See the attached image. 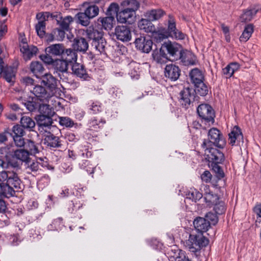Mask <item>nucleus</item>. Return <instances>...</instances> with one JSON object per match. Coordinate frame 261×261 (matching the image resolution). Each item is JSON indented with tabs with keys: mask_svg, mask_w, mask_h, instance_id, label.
I'll return each mask as SVG.
<instances>
[{
	"mask_svg": "<svg viewBox=\"0 0 261 261\" xmlns=\"http://www.w3.org/2000/svg\"><path fill=\"white\" fill-rule=\"evenodd\" d=\"M193 224L196 231L201 234H190L188 241L191 245H208L210 241L203 236V233L206 232L211 227L210 223L204 217L198 216L194 219Z\"/></svg>",
	"mask_w": 261,
	"mask_h": 261,
	"instance_id": "nucleus-1",
	"label": "nucleus"
},
{
	"mask_svg": "<svg viewBox=\"0 0 261 261\" xmlns=\"http://www.w3.org/2000/svg\"><path fill=\"white\" fill-rule=\"evenodd\" d=\"M208 139H204L201 144V147L204 148L213 146L224 149L226 142L222 133L217 128L213 127L208 132Z\"/></svg>",
	"mask_w": 261,
	"mask_h": 261,
	"instance_id": "nucleus-2",
	"label": "nucleus"
},
{
	"mask_svg": "<svg viewBox=\"0 0 261 261\" xmlns=\"http://www.w3.org/2000/svg\"><path fill=\"white\" fill-rule=\"evenodd\" d=\"M166 21V27L164 28V40L169 38L175 40L185 39L186 34L177 29L176 20L173 15L169 14Z\"/></svg>",
	"mask_w": 261,
	"mask_h": 261,
	"instance_id": "nucleus-3",
	"label": "nucleus"
},
{
	"mask_svg": "<svg viewBox=\"0 0 261 261\" xmlns=\"http://www.w3.org/2000/svg\"><path fill=\"white\" fill-rule=\"evenodd\" d=\"M199 97L196 95L195 90L192 88H184L179 93L178 101L182 108L188 109L193 103L198 101Z\"/></svg>",
	"mask_w": 261,
	"mask_h": 261,
	"instance_id": "nucleus-4",
	"label": "nucleus"
},
{
	"mask_svg": "<svg viewBox=\"0 0 261 261\" xmlns=\"http://www.w3.org/2000/svg\"><path fill=\"white\" fill-rule=\"evenodd\" d=\"M197 113L202 122L214 123L215 113L214 109L210 105L206 103L200 105L197 108Z\"/></svg>",
	"mask_w": 261,
	"mask_h": 261,
	"instance_id": "nucleus-5",
	"label": "nucleus"
},
{
	"mask_svg": "<svg viewBox=\"0 0 261 261\" xmlns=\"http://www.w3.org/2000/svg\"><path fill=\"white\" fill-rule=\"evenodd\" d=\"M204 149L205 154H206V159L208 163H223L225 160V156L221 149L209 146L202 148Z\"/></svg>",
	"mask_w": 261,
	"mask_h": 261,
	"instance_id": "nucleus-6",
	"label": "nucleus"
},
{
	"mask_svg": "<svg viewBox=\"0 0 261 261\" xmlns=\"http://www.w3.org/2000/svg\"><path fill=\"white\" fill-rule=\"evenodd\" d=\"M37 100L42 103L48 102L49 99L54 95V93L47 91V90L41 85H36L32 90H31Z\"/></svg>",
	"mask_w": 261,
	"mask_h": 261,
	"instance_id": "nucleus-7",
	"label": "nucleus"
},
{
	"mask_svg": "<svg viewBox=\"0 0 261 261\" xmlns=\"http://www.w3.org/2000/svg\"><path fill=\"white\" fill-rule=\"evenodd\" d=\"M189 246V251L193 253L200 261H207L211 251V246Z\"/></svg>",
	"mask_w": 261,
	"mask_h": 261,
	"instance_id": "nucleus-8",
	"label": "nucleus"
},
{
	"mask_svg": "<svg viewBox=\"0 0 261 261\" xmlns=\"http://www.w3.org/2000/svg\"><path fill=\"white\" fill-rule=\"evenodd\" d=\"M229 144L232 145L242 146L244 143V137L241 129L238 125H236L228 135Z\"/></svg>",
	"mask_w": 261,
	"mask_h": 261,
	"instance_id": "nucleus-9",
	"label": "nucleus"
},
{
	"mask_svg": "<svg viewBox=\"0 0 261 261\" xmlns=\"http://www.w3.org/2000/svg\"><path fill=\"white\" fill-rule=\"evenodd\" d=\"M178 58L185 66L195 65L197 62L196 56L192 51L182 48L179 51Z\"/></svg>",
	"mask_w": 261,
	"mask_h": 261,
	"instance_id": "nucleus-10",
	"label": "nucleus"
},
{
	"mask_svg": "<svg viewBox=\"0 0 261 261\" xmlns=\"http://www.w3.org/2000/svg\"><path fill=\"white\" fill-rule=\"evenodd\" d=\"M134 43L138 49L145 53L150 51L153 44L150 39L144 36H140L136 38Z\"/></svg>",
	"mask_w": 261,
	"mask_h": 261,
	"instance_id": "nucleus-11",
	"label": "nucleus"
},
{
	"mask_svg": "<svg viewBox=\"0 0 261 261\" xmlns=\"http://www.w3.org/2000/svg\"><path fill=\"white\" fill-rule=\"evenodd\" d=\"M164 48H166L167 54L173 58L172 60H174L178 59L177 53L182 48V46L175 41H171L168 39L164 41Z\"/></svg>",
	"mask_w": 261,
	"mask_h": 261,
	"instance_id": "nucleus-12",
	"label": "nucleus"
},
{
	"mask_svg": "<svg viewBox=\"0 0 261 261\" xmlns=\"http://www.w3.org/2000/svg\"><path fill=\"white\" fill-rule=\"evenodd\" d=\"M135 14L133 11L126 8L117 13L116 18L120 23L132 24L135 21Z\"/></svg>",
	"mask_w": 261,
	"mask_h": 261,
	"instance_id": "nucleus-13",
	"label": "nucleus"
},
{
	"mask_svg": "<svg viewBox=\"0 0 261 261\" xmlns=\"http://www.w3.org/2000/svg\"><path fill=\"white\" fill-rule=\"evenodd\" d=\"M116 38L122 42L129 41L132 38L131 32L126 26L118 25L115 29Z\"/></svg>",
	"mask_w": 261,
	"mask_h": 261,
	"instance_id": "nucleus-14",
	"label": "nucleus"
},
{
	"mask_svg": "<svg viewBox=\"0 0 261 261\" xmlns=\"http://www.w3.org/2000/svg\"><path fill=\"white\" fill-rule=\"evenodd\" d=\"M20 50L23 55V58L25 61L30 60L37 53L38 48L34 45L29 46L28 44L22 42V44L20 45Z\"/></svg>",
	"mask_w": 261,
	"mask_h": 261,
	"instance_id": "nucleus-15",
	"label": "nucleus"
},
{
	"mask_svg": "<svg viewBox=\"0 0 261 261\" xmlns=\"http://www.w3.org/2000/svg\"><path fill=\"white\" fill-rule=\"evenodd\" d=\"M72 47L76 51L85 53L88 49L89 43L85 38L77 37L73 39Z\"/></svg>",
	"mask_w": 261,
	"mask_h": 261,
	"instance_id": "nucleus-16",
	"label": "nucleus"
},
{
	"mask_svg": "<svg viewBox=\"0 0 261 261\" xmlns=\"http://www.w3.org/2000/svg\"><path fill=\"white\" fill-rule=\"evenodd\" d=\"M179 67L172 64L167 65L164 68V75L172 81L177 80L180 75Z\"/></svg>",
	"mask_w": 261,
	"mask_h": 261,
	"instance_id": "nucleus-17",
	"label": "nucleus"
},
{
	"mask_svg": "<svg viewBox=\"0 0 261 261\" xmlns=\"http://www.w3.org/2000/svg\"><path fill=\"white\" fill-rule=\"evenodd\" d=\"M53 115H39L36 118L37 124L40 129H45V130H47L46 129L50 128L53 123V119L51 116Z\"/></svg>",
	"mask_w": 261,
	"mask_h": 261,
	"instance_id": "nucleus-18",
	"label": "nucleus"
},
{
	"mask_svg": "<svg viewBox=\"0 0 261 261\" xmlns=\"http://www.w3.org/2000/svg\"><path fill=\"white\" fill-rule=\"evenodd\" d=\"M41 83L46 86L50 92L54 93L57 86V80L51 74L45 73L42 77Z\"/></svg>",
	"mask_w": 261,
	"mask_h": 261,
	"instance_id": "nucleus-19",
	"label": "nucleus"
},
{
	"mask_svg": "<svg viewBox=\"0 0 261 261\" xmlns=\"http://www.w3.org/2000/svg\"><path fill=\"white\" fill-rule=\"evenodd\" d=\"M46 134L44 135V144L50 147L57 148L61 146L59 138L55 136L49 132L45 130Z\"/></svg>",
	"mask_w": 261,
	"mask_h": 261,
	"instance_id": "nucleus-20",
	"label": "nucleus"
},
{
	"mask_svg": "<svg viewBox=\"0 0 261 261\" xmlns=\"http://www.w3.org/2000/svg\"><path fill=\"white\" fill-rule=\"evenodd\" d=\"M76 52L73 48L64 49L61 58L68 64H74L77 61V55Z\"/></svg>",
	"mask_w": 261,
	"mask_h": 261,
	"instance_id": "nucleus-21",
	"label": "nucleus"
},
{
	"mask_svg": "<svg viewBox=\"0 0 261 261\" xmlns=\"http://www.w3.org/2000/svg\"><path fill=\"white\" fill-rule=\"evenodd\" d=\"M189 75L191 82L194 85H198L199 84L204 82V76L202 71L197 68L191 70Z\"/></svg>",
	"mask_w": 261,
	"mask_h": 261,
	"instance_id": "nucleus-22",
	"label": "nucleus"
},
{
	"mask_svg": "<svg viewBox=\"0 0 261 261\" xmlns=\"http://www.w3.org/2000/svg\"><path fill=\"white\" fill-rule=\"evenodd\" d=\"M72 71L77 76L83 79L84 80H87L89 77L84 66L76 62L73 64Z\"/></svg>",
	"mask_w": 261,
	"mask_h": 261,
	"instance_id": "nucleus-23",
	"label": "nucleus"
},
{
	"mask_svg": "<svg viewBox=\"0 0 261 261\" xmlns=\"http://www.w3.org/2000/svg\"><path fill=\"white\" fill-rule=\"evenodd\" d=\"M36 18L38 19V22L35 25V29L37 35L41 38H42L45 35V29L46 21L43 15L39 13L36 15Z\"/></svg>",
	"mask_w": 261,
	"mask_h": 261,
	"instance_id": "nucleus-24",
	"label": "nucleus"
},
{
	"mask_svg": "<svg viewBox=\"0 0 261 261\" xmlns=\"http://www.w3.org/2000/svg\"><path fill=\"white\" fill-rule=\"evenodd\" d=\"M82 6H86V9L84 10V12L87 15L90 19L94 18L99 14V8L95 5L90 4V3L88 2H84L82 4Z\"/></svg>",
	"mask_w": 261,
	"mask_h": 261,
	"instance_id": "nucleus-25",
	"label": "nucleus"
},
{
	"mask_svg": "<svg viewBox=\"0 0 261 261\" xmlns=\"http://www.w3.org/2000/svg\"><path fill=\"white\" fill-rule=\"evenodd\" d=\"M30 70L34 75L38 79H41L44 74V68L42 64L38 62H32L30 65Z\"/></svg>",
	"mask_w": 261,
	"mask_h": 261,
	"instance_id": "nucleus-26",
	"label": "nucleus"
},
{
	"mask_svg": "<svg viewBox=\"0 0 261 261\" xmlns=\"http://www.w3.org/2000/svg\"><path fill=\"white\" fill-rule=\"evenodd\" d=\"M84 32H85L86 37L89 39L92 40L93 42L103 36L102 32L95 29L92 25L89 26L84 30Z\"/></svg>",
	"mask_w": 261,
	"mask_h": 261,
	"instance_id": "nucleus-27",
	"label": "nucleus"
},
{
	"mask_svg": "<svg viewBox=\"0 0 261 261\" xmlns=\"http://www.w3.org/2000/svg\"><path fill=\"white\" fill-rule=\"evenodd\" d=\"M30 154L27 150L20 149L14 152L13 157L27 164L30 163L31 161Z\"/></svg>",
	"mask_w": 261,
	"mask_h": 261,
	"instance_id": "nucleus-28",
	"label": "nucleus"
},
{
	"mask_svg": "<svg viewBox=\"0 0 261 261\" xmlns=\"http://www.w3.org/2000/svg\"><path fill=\"white\" fill-rule=\"evenodd\" d=\"M20 123L24 129L29 131H33L36 125L32 118L28 116H22L20 118Z\"/></svg>",
	"mask_w": 261,
	"mask_h": 261,
	"instance_id": "nucleus-29",
	"label": "nucleus"
},
{
	"mask_svg": "<svg viewBox=\"0 0 261 261\" xmlns=\"http://www.w3.org/2000/svg\"><path fill=\"white\" fill-rule=\"evenodd\" d=\"M1 195L7 198L14 196L13 188L7 182L0 183Z\"/></svg>",
	"mask_w": 261,
	"mask_h": 261,
	"instance_id": "nucleus-30",
	"label": "nucleus"
},
{
	"mask_svg": "<svg viewBox=\"0 0 261 261\" xmlns=\"http://www.w3.org/2000/svg\"><path fill=\"white\" fill-rule=\"evenodd\" d=\"M138 25L141 30H143L146 33H151L154 31V25L146 18H142L138 22Z\"/></svg>",
	"mask_w": 261,
	"mask_h": 261,
	"instance_id": "nucleus-31",
	"label": "nucleus"
},
{
	"mask_svg": "<svg viewBox=\"0 0 261 261\" xmlns=\"http://www.w3.org/2000/svg\"><path fill=\"white\" fill-rule=\"evenodd\" d=\"M64 49V47L62 44H55L46 47L45 51L49 54L54 56H61L62 57Z\"/></svg>",
	"mask_w": 261,
	"mask_h": 261,
	"instance_id": "nucleus-32",
	"label": "nucleus"
},
{
	"mask_svg": "<svg viewBox=\"0 0 261 261\" xmlns=\"http://www.w3.org/2000/svg\"><path fill=\"white\" fill-rule=\"evenodd\" d=\"M186 198L191 200L192 202H197L201 199L203 195L195 189H191L186 193Z\"/></svg>",
	"mask_w": 261,
	"mask_h": 261,
	"instance_id": "nucleus-33",
	"label": "nucleus"
},
{
	"mask_svg": "<svg viewBox=\"0 0 261 261\" xmlns=\"http://www.w3.org/2000/svg\"><path fill=\"white\" fill-rule=\"evenodd\" d=\"M7 183L11 186L13 188H20V180L16 173V171L12 170L9 173V177Z\"/></svg>",
	"mask_w": 261,
	"mask_h": 261,
	"instance_id": "nucleus-34",
	"label": "nucleus"
},
{
	"mask_svg": "<svg viewBox=\"0 0 261 261\" xmlns=\"http://www.w3.org/2000/svg\"><path fill=\"white\" fill-rule=\"evenodd\" d=\"M257 11V10L254 8L244 10L243 13L240 16V21L244 23L250 21L253 16L256 15Z\"/></svg>",
	"mask_w": 261,
	"mask_h": 261,
	"instance_id": "nucleus-35",
	"label": "nucleus"
},
{
	"mask_svg": "<svg viewBox=\"0 0 261 261\" xmlns=\"http://www.w3.org/2000/svg\"><path fill=\"white\" fill-rule=\"evenodd\" d=\"M76 23L84 27H88L90 23V18L84 12H79L75 15Z\"/></svg>",
	"mask_w": 261,
	"mask_h": 261,
	"instance_id": "nucleus-36",
	"label": "nucleus"
},
{
	"mask_svg": "<svg viewBox=\"0 0 261 261\" xmlns=\"http://www.w3.org/2000/svg\"><path fill=\"white\" fill-rule=\"evenodd\" d=\"M98 21L101 22L102 28L106 30H111L115 23L114 17L112 16L99 18Z\"/></svg>",
	"mask_w": 261,
	"mask_h": 261,
	"instance_id": "nucleus-37",
	"label": "nucleus"
},
{
	"mask_svg": "<svg viewBox=\"0 0 261 261\" xmlns=\"http://www.w3.org/2000/svg\"><path fill=\"white\" fill-rule=\"evenodd\" d=\"M68 63L64 60L61 59L55 60L53 63V66L57 71L62 73L67 72L68 68Z\"/></svg>",
	"mask_w": 261,
	"mask_h": 261,
	"instance_id": "nucleus-38",
	"label": "nucleus"
},
{
	"mask_svg": "<svg viewBox=\"0 0 261 261\" xmlns=\"http://www.w3.org/2000/svg\"><path fill=\"white\" fill-rule=\"evenodd\" d=\"M163 14V12L162 10H151L147 11L144 16L146 19L151 21L159 19Z\"/></svg>",
	"mask_w": 261,
	"mask_h": 261,
	"instance_id": "nucleus-39",
	"label": "nucleus"
},
{
	"mask_svg": "<svg viewBox=\"0 0 261 261\" xmlns=\"http://www.w3.org/2000/svg\"><path fill=\"white\" fill-rule=\"evenodd\" d=\"M204 199L207 205L211 207L220 199V197L217 194H213L212 192H205Z\"/></svg>",
	"mask_w": 261,
	"mask_h": 261,
	"instance_id": "nucleus-40",
	"label": "nucleus"
},
{
	"mask_svg": "<svg viewBox=\"0 0 261 261\" xmlns=\"http://www.w3.org/2000/svg\"><path fill=\"white\" fill-rule=\"evenodd\" d=\"M254 31L253 25L252 24H247L240 37L241 41L246 42L251 36Z\"/></svg>",
	"mask_w": 261,
	"mask_h": 261,
	"instance_id": "nucleus-41",
	"label": "nucleus"
},
{
	"mask_svg": "<svg viewBox=\"0 0 261 261\" xmlns=\"http://www.w3.org/2000/svg\"><path fill=\"white\" fill-rule=\"evenodd\" d=\"M105 123L106 121L102 119L94 118L90 121L88 125L90 130L96 132L98 129L102 127Z\"/></svg>",
	"mask_w": 261,
	"mask_h": 261,
	"instance_id": "nucleus-42",
	"label": "nucleus"
},
{
	"mask_svg": "<svg viewBox=\"0 0 261 261\" xmlns=\"http://www.w3.org/2000/svg\"><path fill=\"white\" fill-rule=\"evenodd\" d=\"M73 18L71 16H67L62 18L58 24L60 28L66 30L67 32L70 30V25L73 22Z\"/></svg>",
	"mask_w": 261,
	"mask_h": 261,
	"instance_id": "nucleus-43",
	"label": "nucleus"
},
{
	"mask_svg": "<svg viewBox=\"0 0 261 261\" xmlns=\"http://www.w3.org/2000/svg\"><path fill=\"white\" fill-rule=\"evenodd\" d=\"M26 150L31 155H35L39 153V150L37 145L31 140H27L25 143Z\"/></svg>",
	"mask_w": 261,
	"mask_h": 261,
	"instance_id": "nucleus-44",
	"label": "nucleus"
},
{
	"mask_svg": "<svg viewBox=\"0 0 261 261\" xmlns=\"http://www.w3.org/2000/svg\"><path fill=\"white\" fill-rule=\"evenodd\" d=\"M163 47V44L161 43L159 45V48H156L153 50L152 53V57L158 63L162 64V59L163 58V51L162 48Z\"/></svg>",
	"mask_w": 261,
	"mask_h": 261,
	"instance_id": "nucleus-45",
	"label": "nucleus"
},
{
	"mask_svg": "<svg viewBox=\"0 0 261 261\" xmlns=\"http://www.w3.org/2000/svg\"><path fill=\"white\" fill-rule=\"evenodd\" d=\"M93 45H94L95 48L97 50H98L100 54L105 53V48L107 42L103 37V36L101 37H100L98 39L94 41L93 42Z\"/></svg>",
	"mask_w": 261,
	"mask_h": 261,
	"instance_id": "nucleus-46",
	"label": "nucleus"
},
{
	"mask_svg": "<svg viewBox=\"0 0 261 261\" xmlns=\"http://www.w3.org/2000/svg\"><path fill=\"white\" fill-rule=\"evenodd\" d=\"M213 205V210L217 214L221 215L225 213L227 207L223 201L219 199Z\"/></svg>",
	"mask_w": 261,
	"mask_h": 261,
	"instance_id": "nucleus-47",
	"label": "nucleus"
},
{
	"mask_svg": "<svg viewBox=\"0 0 261 261\" xmlns=\"http://www.w3.org/2000/svg\"><path fill=\"white\" fill-rule=\"evenodd\" d=\"M221 163H208L209 167L212 168V170L216 173V176L219 179L224 177V173L222 167L219 165Z\"/></svg>",
	"mask_w": 261,
	"mask_h": 261,
	"instance_id": "nucleus-48",
	"label": "nucleus"
},
{
	"mask_svg": "<svg viewBox=\"0 0 261 261\" xmlns=\"http://www.w3.org/2000/svg\"><path fill=\"white\" fill-rule=\"evenodd\" d=\"M40 13L43 15V18H44L46 21L48 20L50 18L52 19H55L57 21V24L59 23L62 18L61 13L58 12H55L54 13L45 12Z\"/></svg>",
	"mask_w": 261,
	"mask_h": 261,
	"instance_id": "nucleus-49",
	"label": "nucleus"
},
{
	"mask_svg": "<svg viewBox=\"0 0 261 261\" xmlns=\"http://www.w3.org/2000/svg\"><path fill=\"white\" fill-rule=\"evenodd\" d=\"M196 94H199L200 96H205L208 92V89L207 85L204 83L194 85Z\"/></svg>",
	"mask_w": 261,
	"mask_h": 261,
	"instance_id": "nucleus-50",
	"label": "nucleus"
},
{
	"mask_svg": "<svg viewBox=\"0 0 261 261\" xmlns=\"http://www.w3.org/2000/svg\"><path fill=\"white\" fill-rule=\"evenodd\" d=\"M152 37L156 43H161L163 40V29L161 27L157 30L154 28V31L151 32Z\"/></svg>",
	"mask_w": 261,
	"mask_h": 261,
	"instance_id": "nucleus-51",
	"label": "nucleus"
},
{
	"mask_svg": "<svg viewBox=\"0 0 261 261\" xmlns=\"http://www.w3.org/2000/svg\"><path fill=\"white\" fill-rule=\"evenodd\" d=\"M63 225L62 218H58L54 220L52 223L48 226L47 228L48 230L50 231L58 230Z\"/></svg>",
	"mask_w": 261,
	"mask_h": 261,
	"instance_id": "nucleus-52",
	"label": "nucleus"
},
{
	"mask_svg": "<svg viewBox=\"0 0 261 261\" xmlns=\"http://www.w3.org/2000/svg\"><path fill=\"white\" fill-rule=\"evenodd\" d=\"M217 215L216 213H214L212 212H209L205 215L204 218L205 220H206L210 223V226L211 225H215L217 224L219 220Z\"/></svg>",
	"mask_w": 261,
	"mask_h": 261,
	"instance_id": "nucleus-53",
	"label": "nucleus"
},
{
	"mask_svg": "<svg viewBox=\"0 0 261 261\" xmlns=\"http://www.w3.org/2000/svg\"><path fill=\"white\" fill-rule=\"evenodd\" d=\"M27 168L32 172H36L42 170L43 167L42 163H40L37 161H33L30 164H27Z\"/></svg>",
	"mask_w": 261,
	"mask_h": 261,
	"instance_id": "nucleus-54",
	"label": "nucleus"
},
{
	"mask_svg": "<svg viewBox=\"0 0 261 261\" xmlns=\"http://www.w3.org/2000/svg\"><path fill=\"white\" fill-rule=\"evenodd\" d=\"M39 110L41 115H54L55 112L52 111L49 105L44 103L39 105Z\"/></svg>",
	"mask_w": 261,
	"mask_h": 261,
	"instance_id": "nucleus-55",
	"label": "nucleus"
},
{
	"mask_svg": "<svg viewBox=\"0 0 261 261\" xmlns=\"http://www.w3.org/2000/svg\"><path fill=\"white\" fill-rule=\"evenodd\" d=\"M32 100H24L22 103L25 106L27 109L30 112H34L38 108L39 104L33 101L34 98H31Z\"/></svg>",
	"mask_w": 261,
	"mask_h": 261,
	"instance_id": "nucleus-56",
	"label": "nucleus"
},
{
	"mask_svg": "<svg viewBox=\"0 0 261 261\" xmlns=\"http://www.w3.org/2000/svg\"><path fill=\"white\" fill-rule=\"evenodd\" d=\"M2 73H3V76L8 82L10 83L13 81L15 75L12 68H7L6 70L3 69L0 74Z\"/></svg>",
	"mask_w": 261,
	"mask_h": 261,
	"instance_id": "nucleus-57",
	"label": "nucleus"
},
{
	"mask_svg": "<svg viewBox=\"0 0 261 261\" xmlns=\"http://www.w3.org/2000/svg\"><path fill=\"white\" fill-rule=\"evenodd\" d=\"M125 3L128 6L127 9H129L130 11H133L135 13L136 11L140 7V3L137 0H127Z\"/></svg>",
	"mask_w": 261,
	"mask_h": 261,
	"instance_id": "nucleus-58",
	"label": "nucleus"
},
{
	"mask_svg": "<svg viewBox=\"0 0 261 261\" xmlns=\"http://www.w3.org/2000/svg\"><path fill=\"white\" fill-rule=\"evenodd\" d=\"M81 169H85L88 173L93 174L94 173V167L90 163L88 160H84L80 164Z\"/></svg>",
	"mask_w": 261,
	"mask_h": 261,
	"instance_id": "nucleus-59",
	"label": "nucleus"
},
{
	"mask_svg": "<svg viewBox=\"0 0 261 261\" xmlns=\"http://www.w3.org/2000/svg\"><path fill=\"white\" fill-rule=\"evenodd\" d=\"M13 156L12 159L7 160V163H5V168L7 169L12 168L14 170H17L19 167V164L18 162Z\"/></svg>",
	"mask_w": 261,
	"mask_h": 261,
	"instance_id": "nucleus-60",
	"label": "nucleus"
},
{
	"mask_svg": "<svg viewBox=\"0 0 261 261\" xmlns=\"http://www.w3.org/2000/svg\"><path fill=\"white\" fill-rule=\"evenodd\" d=\"M60 124L67 127H71L74 124V121L70 118L66 117H61L59 118Z\"/></svg>",
	"mask_w": 261,
	"mask_h": 261,
	"instance_id": "nucleus-61",
	"label": "nucleus"
},
{
	"mask_svg": "<svg viewBox=\"0 0 261 261\" xmlns=\"http://www.w3.org/2000/svg\"><path fill=\"white\" fill-rule=\"evenodd\" d=\"M24 129L21 124L15 125L12 128V131L14 133V135L12 136H23L25 135Z\"/></svg>",
	"mask_w": 261,
	"mask_h": 261,
	"instance_id": "nucleus-62",
	"label": "nucleus"
},
{
	"mask_svg": "<svg viewBox=\"0 0 261 261\" xmlns=\"http://www.w3.org/2000/svg\"><path fill=\"white\" fill-rule=\"evenodd\" d=\"M179 251H182V250L180 249H172L170 251L168 252L167 254H164L167 256L169 261H174L176 260L175 259L177 258L178 254H179Z\"/></svg>",
	"mask_w": 261,
	"mask_h": 261,
	"instance_id": "nucleus-63",
	"label": "nucleus"
},
{
	"mask_svg": "<svg viewBox=\"0 0 261 261\" xmlns=\"http://www.w3.org/2000/svg\"><path fill=\"white\" fill-rule=\"evenodd\" d=\"M119 6L117 3H113L108 7L107 12L110 15L117 14L119 12Z\"/></svg>",
	"mask_w": 261,
	"mask_h": 261,
	"instance_id": "nucleus-64",
	"label": "nucleus"
}]
</instances>
